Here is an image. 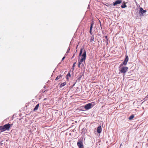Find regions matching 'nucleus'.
Returning a JSON list of instances; mask_svg holds the SVG:
<instances>
[{
  "mask_svg": "<svg viewBox=\"0 0 148 148\" xmlns=\"http://www.w3.org/2000/svg\"><path fill=\"white\" fill-rule=\"evenodd\" d=\"M13 125V124H10L8 123L5 125L0 126V130L1 132H3L6 130L8 131L10 130L11 126Z\"/></svg>",
  "mask_w": 148,
  "mask_h": 148,
  "instance_id": "f257e3e1",
  "label": "nucleus"
},
{
  "mask_svg": "<svg viewBox=\"0 0 148 148\" xmlns=\"http://www.w3.org/2000/svg\"><path fill=\"white\" fill-rule=\"evenodd\" d=\"M86 58V51L85 50L82 56L81 59L79 60H78V63L79 64H81L83 62H85V60Z\"/></svg>",
  "mask_w": 148,
  "mask_h": 148,
  "instance_id": "f03ea898",
  "label": "nucleus"
},
{
  "mask_svg": "<svg viewBox=\"0 0 148 148\" xmlns=\"http://www.w3.org/2000/svg\"><path fill=\"white\" fill-rule=\"evenodd\" d=\"M128 67H127L120 66L119 69V71L121 73L125 74L127 71L128 69Z\"/></svg>",
  "mask_w": 148,
  "mask_h": 148,
  "instance_id": "7ed1b4c3",
  "label": "nucleus"
},
{
  "mask_svg": "<svg viewBox=\"0 0 148 148\" xmlns=\"http://www.w3.org/2000/svg\"><path fill=\"white\" fill-rule=\"evenodd\" d=\"M94 103V104L93 106L94 105H95V103L94 102H92L91 103H88V104L86 105L85 106L84 108L86 110H88V109H90L92 107V103Z\"/></svg>",
  "mask_w": 148,
  "mask_h": 148,
  "instance_id": "20e7f679",
  "label": "nucleus"
},
{
  "mask_svg": "<svg viewBox=\"0 0 148 148\" xmlns=\"http://www.w3.org/2000/svg\"><path fill=\"white\" fill-rule=\"evenodd\" d=\"M129 58L126 55L125 56V59L123 62L121 64L120 66H122L123 65H126L128 61Z\"/></svg>",
  "mask_w": 148,
  "mask_h": 148,
  "instance_id": "39448f33",
  "label": "nucleus"
},
{
  "mask_svg": "<svg viewBox=\"0 0 148 148\" xmlns=\"http://www.w3.org/2000/svg\"><path fill=\"white\" fill-rule=\"evenodd\" d=\"M146 12V10H144L142 8H140L139 12L140 16H143V14Z\"/></svg>",
  "mask_w": 148,
  "mask_h": 148,
  "instance_id": "423d86ee",
  "label": "nucleus"
},
{
  "mask_svg": "<svg viewBox=\"0 0 148 148\" xmlns=\"http://www.w3.org/2000/svg\"><path fill=\"white\" fill-rule=\"evenodd\" d=\"M77 145L79 148H83L84 146L82 141L79 140L77 143Z\"/></svg>",
  "mask_w": 148,
  "mask_h": 148,
  "instance_id": "0eeeda50",
  "label": "nucleus"
},
{
  "mask_svg": "<svg viewBox=\"0 0 148 148\" xmlns=\"http://www.w3.org/2000/svg\"><path fill=\"white\" fill-rule=\"evenodd\" d=\"M121 0H117L115 1V2H113V5L115 6L116 5L120 4L122 2Z\"/></svg>",
  "mask_w": 148,
  "mask_h": 148,
  "instance_id": "6e6552de",
  "label": "nucleus"
},
{
  "mask_svg": "<svg viewBox=\"0 0 148 148\" xmlns=\"http://www.w3.org/2000/svg\"><path fill=\"white\" fill-rule=\"evenodd\" d=\"M93 24H94V23H93V22H92L91 24L90 27V32H89L90 33V34L91 35L92 34V28L93 27Z\"/></svg>",
  "mask_w": 148,
  "mask_h": 148,
  "instance_id": "1a4fd4ad",
  "label": "nucleus"
},
{
  "mask_svg": "<svg viewBox=\"0 0 148 148\" xmlns=\"http://www.w3.org/2000/svg\"><path fill=\"white\" fill-rule=\"evenodd\" d=\"M101 131V126H99L97 128V132L98 133H100Z\"/></svg>",
  "mask_w": 148,
  "mask_h": 148,
  "instance_id": "9d476101",
  "label": "nucleus"
},
{
  "mask_svg": "<svg viewBox=\"0 0 148 148\" xmlns=\"http://www.w3.org/2000/svg\"><path fill=\"white\" fill-rule=\"evenodd\" d=\"M66 83L65 82L60 84V88H62V87L65 86L66 85Z\"/></svg>",
  "mask_w": 148,
  "mask_h": 148,
  "instance_id": "9b49d317",
  "label": "nucleus"
},
{
  "mask_svg": "<svg viewBox=\"0 0 148 148\" xmlns=\"http://www.w3.org/2000/svg\"><path fill=\"white\" fill-rule=\"evenodd\" d=\"M62 75H60L57 76V77L56 78L55 80H57L60 79L61 78H62Z\"/></svg>",
  "mask_w": 148,
  "mask_h": 148,
  "instance_id": "f8f14e48",
  "label": "nucleus"
},
{
  "mask_svg": "<svg viewBox=\"0 0 148 148\" xmlns=\"http://www.w3.org/2000/svg\"><path fill=\"white\" fill-rule=\"evenodd\" d=\"M71 75L70 72H69L66 76V79L67 80H69V77H71Z\"/></svg>",
  "mask_w": 148,
  "mask_h": 148,
  "instance_id": "ddd939ff",
  "label": "nucleus"
},
{
  "mask_svg": "<svg viewBox=\"0 0 148 148\" xmlns=\"http://www.w3.org/2000/svg\"><path fill=\"white\" fill-rule=\"evenodd\" d=\"M39 106V104L38 103V104H37L36 106L34 108V111L37 110L38 109Z\"/></svg>",
  "mask_w": 148,
  "mask_h": 148,
  "instance_id": "4468645a",
  "label": "nucleus"
},
{
  "mask_svg": "<svg viewBox=\"0 0 148 148\" xmlns=\"http://www.w3.org/2000/svg\"><path fill=\"white\" fill-rule=\"evenodd\" d=\"M94 40V36H92L91 37L90 42H93Z\"/></svg>",
  "mask_w": 148,
  "mask_h": 148,
  "instance_id": "2eb2a0df",
  "label": "nucleus"
},
{
  "mask_svg": "<svg viewBox=\"0 0 148 148\" xmlns=\"http://www.w3.org/2000/svg\"><path fill=\"white\" fill-rule=\"evenodd\" d=\"M134 117V115L133 114H132L129 118V120H131Z\"/></svg>",
  "mask_w": 148,
  "mask_h": 148,
  "instance_id": "dca6fc26",
  "label": "nucleus"
},
{
  "mask_svg": "<svg viewBox=\"0 0 148 148\" xmlns=\"http://www.w3.org/2000/svg\"><path fill=\"white\" fill-rule=\"evenodd\" d=\"M76 62H75V63H74L73 64V66L72 67V69H74V67L75 66V64H76Z\"/></svg>",
  "mask_w": 148,
  "mask_h": 148,
  "instance_id": "f3484780",
  "label": "nucleus"
},
{
  "mask_svg": "<svg viewBox=\"0 0 148 148\" xmlns=\"http://www.w3.org/2000/svg\"><path fill=\"white\" fill-rule=\"evenodd\" d=\"M121 7L122 8H125L126 7V5H125V4L124 5H122L121 6Z\"/></svg>",
  "mask_w": 148,
  "mask_h": 148,
  "instance_id": "a211bd4d",
  "label": "nucleus"
},
{
  "mask_svg": "<svg viewBox=\"0 0 148 148\" xmlns=\"http://www.w3.org/2000/svg\"><path fill=\"white\" fill-rule=\"evenodd\" d=\"M83 48H82L81 49L80 51V53L82 54V52Z\"/></svg>",
  "mask_w": 148,
  "mask_h": 148,
  "instance_id": "6ab92c4d",
  "label": "nucleus"
},
{
  "mask_svg": "<svg viewBox=\"0 0 148 148\" xmlns=\"http://www.w3.org/2000/svg\"><path fill=\"white\" fill-rule=\"evenodd\" d=\"M82 77V76L81 75H80L79 78H78V80H79Z\"/></svg>",
  "mask_w": 148,
  "mask_h": 148,
  "instance_id": "aec40b11",
  "label": "nucleus"
},
{
  "mask_svg": "<svg viewBox=\"0 0 148 148\" xmlns=\"http://www.w3.org/2000/svg\"><path fill=\"white\" fill-rule=\"evenodd\" d=\"M65 58V57L64 56L62 58V60L63 61Z\"/></svg>",
  "mask_w": 148,
  "mask_h": 148,
  "instance_id": "412c9836",
  "label": "nucleus"
},
{
  "mask_svg": "<svg viewBox=\"0 0 148 148\" xmlns=\"http://www.w3.org/2000/svg\"><path fill=\"white\" fill-rule=\"evenodd\" d=\"M75 55V54H73V56L72 57V58H73L74 57Z\"/></svg>",
  "mask_w": 148,
  "mask_h": 148,
  "instance_id": "4be33fe9",
  "label": "nucleus"
},
{
  "mask_svg": "<svg viewBox=\"0 0 148 148\" xmlns=\"http://www.w3.org/2000/svg\"><path fill=\"white\" fill-rule=\"evenodd\" d=\"M80 64H79V63H78V67L79 68H80Z\"/></svg>",
  "mask_w": 148,
  "mask_h": 148,
  "instance_id": "5701e85b",
  "label": "nucleus"
},
{
  "mask_svg": "<svg viewBox=\"0 0 148 148\" xmlns=\"http://www.w3.org/2000/svg\"><path fill=\"white\" fill-rule=\"evenodd\" d=\"M82 54H80L79 53V56H81V55H82Z\"/></svg>",
  "mask_w": 148,
  "mask_h": 148,
  "instance_id": "b1692460",
  "label": "nucleus"
},
{
  "mask_svg": "<svg viewBox=\"0 0 148 148\" xmlns=\"http://www.w3.org/2000/svg\"><path fill=\"white\" fill-rule=\"evenodd\" d=\"M105 38H106V39H107V36H105Z\"/></svg>",
  "mask_w": 148,
  "mask_h": 148,
  "instance_id": "393cba45",
  "label": "nucleus"
}]
</instances>
